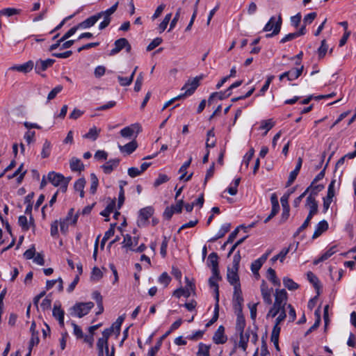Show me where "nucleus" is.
Listing matches in <instances>:
<instances>
[{"label": "nucleus", "mask_w": 356, "mask_h": 356, "mask_svg": "<svg viewBox=\"0 0 356 356\" xmlns=\"http://www.w3.org/2000/svg\"><path fill=\"white\" fill-rule=\"evenodd\" d=\"M47 179L49 183L54 186L53 190H55V187L59 186V188L56 189L50 197V200H56L57 197L62 198L63 196H59L60 194L63 195L66 191L71 180L70 177H65L60 173H57L54 171L48 173Z\"/></svg>", "instance_id": "f257e3e1"}, {"label": "nucleus", "mask_w": 356, "mask_h": 356, "mask_svg": "<svg viewBox=\"0 0 356 356\" xmlns=\"http://www.w3.org/2000/svg\"><path fill=\"white\" fill-rule=\"evenodd\" d=\"M94 307L92 302H78L76 303L71 309V315L82 318L88 314Z\"/></svg>", "instance_id": "f03ea898"}, {"label": "nucleus", "mask_w": 356, "mask_h": 356, "mask_svg": "<svg viewBox=\"0 0 356 356\" xmlns=\"http://www.w3.org/2000/svg\"><path fill=\"white\" fill-rule=\"evenodd\" d=\"M324 188L323 184H316L315 183H311L310 186L305 190L304 193L300 195L296 198V200H301L307 195V197L306 200H315L318 193Z\"/></svg>", "instance_id": "7ed1b4c3"}, {"label": "nucleus", "mask_w": 356, "mask_h": 356, "mask_svg": "<svg viewBox=\"0 0 356 356\" xmlns=\"http://www.w3.org/2000/svg\"><path fill=\"white\" fill-rule=\"evenodd\" d=\"M118 6V2H116L110 8L97 13L98 19L103 17V21L99 24V30L106 29L110 24L111 15L116 11Z\"/></svg>", "instance_id": "20e7f679"}, {"label": "nucleus", "mask_w": 356, "mask_h": 356, "mask_svg": "<svg viewBox=\"0 0 356 356\" xmlns=\"http://www.w3.org/2000/svg\"><path fill=\"white\" fill-rule=\"evenodd\" d=\"M154 212L152 207H146L139 210L137 223L139 227H145L147 225L148 220Z\"/></svg>", "instance_id": "39448f33"}, {"label": "nucleus", "mask_w": 356, "mask_h": 356, "mask_svg": "<svg viewBox=\"0 0 356 356\" xmlns=\"http://www.w3.org/2000/svg\"><path fill=\"white\" fill-rule=\"evenodd\" d=\"M186 286L185 288H179L174 291L173 295L177 298H180L181 296L189 298L191 293H195V285L193 281H191L188 277H185Z\"/></svg>", "instance_id": "423d86ee"}, {"label": "nucleus", "mask_w": 356, "mask_h": 356, "mask_svg": "<svg viewBox=\"0 0 356 356\" xmlns=\"http://www.w3.org/2000/svg\"><path fill=\"white\" fill-rule=\"evenodd\" d=\"M202 79V76H196L192 79H189L187 83L182 87L181 90H185V92L182 95L184 97L191 95L200 85V81Z\"/></svg>", "instance_id": "0eeeda50"}, {"label": "nucleus", "mask_w": 356, "mask_h": 356, "mask_svg": "<svg viewBox=\"0 0 356 356\" xmlns=\"http://www.w3.org/2000/svg\"><path fill=\"white\" fill-rule=\"evenodd\" d=\"M307 206H308L309 208V214L302 225L298 229L297 234L302 232L308 227L310 220L318 211V205L316 202H308Z\"/></svg>", "instance_id": "6e6552de"}, {"label": "nucleus", "mask_w": 356, "mask_h": 356, "mask_svg": "<svg viewBox=\"0 0 356 356\" xmlns=\"http://www.w3.org/2000/svg\"><path fill=\"white\" fill-rule=\"evenodd\" d=\"M184 202H177L175 204H172L170 207H167L163 213V216L165 220H170L173 214L179 213L181 212L184 207Z\"/></svg>", "instance_id": "1a4fd4ad"}, {"label": "nucleus", "mask_w": 356, "mask_h": 356, "mask_svg": "<svg viewBox=\"0 0 356 356\" xmlns=\"http://www.w3.org/2000/svg\"><path fill=\"white\" fill-rule=\"evenodd\" d=\"M141 131L142 127L140 124L138 123H135L123 128L120 131V135L124 138H131L135 132L136 134H138Z\"/></svg>", "instance_id": "9d476101"}, {"label": "nucleus", "mask_w": 356, "mask_h": 356, "mask_svg": "<svg viewBox=\"0 0 356 356\" xmlns=\"http://www.w3.org/2000/svg\"><path fill=\"white\" fill-rule=\"evenodd\" d=\"M55 63L54 59L48 58L46 60L39 59L35 62V71L37 74H40L42 72L45 71L49 67H51Z\"/></svg>", "instance_id": "9b49d317"}, {"label": "nucleus", "mask_w": 356, "mask_h": 356, "mask_svg": "<svg viewBox=\"0 0 356 356\" xmlns=\"http://www.w3.org/2000/svg\"><path fill=\"white\" fill-rule=\"evenodd\" d=\"M260 289L264 302L267 305H270L272 303L271 293L273 292V288H269L266 282L263 280Z\"/></svg>", "instance_id": "f8f14e48"}, {"label": "nucleus", "mask_w": 356, "mask_h": 356, "mask_svg": "<svg viewBox=\"0 0 356 356\" xmlns=\"http://www.w3.org/2000/svg\"><path fill=\"white\" fill-rule=\"evenodd\" d=\"M220 280H221L220 273H217V274L212 273V275L209 279V284L210 287L214 289L216 302H219V286L218 281Z\"/></svg>", "instance_id": "ddd939ff"}, {"label": "nucleus", "mask_w": 356, "mask_h": 356, "mask_svg": "<svg viewBox=\"0 0 356 356\" xmlns=\"http://www.w3.org/2000/svg\"><path fill=\"white\" fill-rule=\"evenodd\" d=\"M238 269H235L234 268L227 269V278L229 283L232 285L234 287L241 286L239 282V277L238 275Z\"/></svg>", "instance_id": "4468645a"}, {"label": "nucleus", "mask_w": 356, "mask_h": 356, "mask_svg": "<svg viewBox=\"0 0 356 356\" xmlns=\"http://www.w3.org/2000/svg\"><path fill=\"white\" fill-rule=\"evenodd\" d=\"M227 337L225 335V327L220 325L213 337V341L216 344H223L227 341Z\"/></svg>", "instance_id": "2eb2a0df"}, {"label": "nucleus", "mask_w": 356, "mask_h": 356, "mask_svg": "<svg viewBox=\"0 0 356 356\" xmlns=\"http://www.w3.org/2000/svg\"><path fill=\"white\" fill-rule=\"evenodd\" d=\"M34 67V63L32 60H29L26 63L18 65H14L10 67V70L13 71H17L22 73H28L31 72Z\"/></svg>", "instance_id": "dca6fc26"}, {"label": "nucleus", "mask_w": 356, "mask_h": 356, "mask_svg": "<svg viewBox=\"0 0 356 356\" xmlns=\"http://www.w3.org/2000/svg\"><path fill=\"white\" fill-rule=\"evenodd\" d=\"M208 266L211 267L213 274H217L218 269V256L216 252H211L208 257Z\"/></svg>", "instance_id": "f3484780"}, {"label": "nucleus", "mask_w": 356, "mask_h": 356, "mask_svg": "<svg viewBox=\"0 0 356 356\" xmlns=\"http://www.w3.org/2000/svg\"><path fill=\"white\" fill-rule=\"evenodd\" d=\"M53 316L58 320V323L61 327H64V315L65 312L61 309L60 305H56V304L54 306L52 311Z\"/></svg>", "instance_id": "a211bd4d"}, {"label": "nucleus", "mask_w": 356, "mask_h": 356, "mask_svg": "<svg viewBox=\"0 0 356 356\" xmlns=\"http://www.w3.org/2000/svg\"><path fill=\"white\" fill-rule=\"evenodd\" d=\"M86 179L79 178L74 184V189L76 193H79V197L83 199L84 197V188L86 185Z\"/></svg>", "instance_id": "6ab92c4d"}, {"label": "nucleus", "mask_w": 356, "mask_h": 356, "mask_svg": "<svg viewBox=\"0 0 356 356\" xmlns=\"http://www.w3.org/2000/svg\"><path fill=\"white\" fill-rule=\"evenodd\" d=\"M240 340L238 341V347L245 351L248 347V342L250 337V330L248 329L245 332H239Z\"/></svg>", "instance_id": "aec40b11"}, {"label": "nucleus", "mask_w": 356, "mask_h": 356, "mask_svg": "<svg viewBox=\"0 0 356 356\" xmlns=\"http://www.w3.org/2000/svg\"><path fill=\"white\" fill-rule=\"evenodd\" d=\"M275 302H276V305L277 304H282V305H286L287 301V293L285 289H276L275 290Z\"/></svg>", "instance_id": "412c9836"}, {"label": "nucleus", "mask_w": 356, "mask_h": 356, "mask_svg": "<svg viewBox=\"0 0 356 356\" xmlns=\"http://www.w3.org/2000/svg\"><path fill=\"white\" fill-rule=\"evenodd\" d=\"M120 159H111L104 163L102 166V168L103 169L104 173L110 174L115 168L118 167Z\"/></svg>", "instance_id": "4be33fe9"}, {"label": "nucleus", "mask_w": 356, "mask_h": 356, "mask_svg": "<svg viewBox=\"0 0 356 356\" xmlns=\"http://www.w3.org/2000/svg\"><path fill=\"white\" fill-rule=\"evenodd\" d=\"M328 229V223L326 220L319 222L313 234L312 238H316Z\"/></svg>", "instance_id": "5701e85b"}, {"label": "nucleus", "mask_w": 356, "mask_h": 356, "mask_svg": "<svg viewBox=\"0 0 356 356\" xmlns=\"http://www.w3.org/2000/svg\"><path fill=\"white\" fill-rule=\"evenodd\" d=\"M126 40L127 39L124 38H121L115 40L114 42L115 47L111 50L109 55L114 56L118 54L122 49H123L125 47Z\"/></svg>", "instance_id": "b1692460"}, {"label": "nucleus", "mask_w": 356, "mask_h": 356, "mask_svg": "<svg viewBox=\"0 0 356 356\" xmlns=\"http://www.w3.org/2000/svg\"><path fill=\"white\" fill-rule=\"evenodd\" d=\"M70 167L72 171L81 172L84 169V165L79 159L72 157L70 161Z\"/></svg>", "instance_id": "393cba45"}, {"label": "nucleus", "mask_w": 356, "mask_h": 356, "mask_svg": "<svg viewBox=\"0 0 356 356\" xmlns=\"http://www.w3.org/2000/svg\"><path fill=\"white\" fill-rule=\"evenodd\" d=\"M98 20H99V19H98V16H97V14L87 18L82 22L79 23L78 24V26L79 28H81V29H88V28H90V27L92 26L93 25H95V24Z\"/></svg>", "instance_id": "a878e982"}, {"label": "nucleus", "mask_w": 356, "mask_h": 356, "mask_svg": "<svg viewBox=\"0 0 356 356\" xmlns=\"http://www.w3.org/2000/svg\"><path fill=\"white\" fill-rule=\"evenodd\" d=\"M281 328L279 326L274 325L272 333L270 340L273 343L277 350H280L279 347V336L280 333Z\"/></svg>", "instance_id": "bb28decb"}, {"label": "nucleus", "mask_w": 356, "mask_h": 356, "mask_svg": "<svg viewBox=\"0 0 356 356\" xmlns=\"http://www.w3.org/2000/svg\"><path fill=\"white\" fill-rule=\"evenodd\" d=\"M137 147H138V144L135 140L128 143L127 144L124 145V146H121V145L119 146L120 151L122 152H125L127 154H130L132 152H134L136 150V149L137 148Z\"/></svg>", "instance_id": "cd10ccee"}, {"label": "nucleus", "mask_w": 356, "mask_h": 356, "mask_svg": "<svg viewBox=\"0 0 356 356\" xmlns=\"http://www.w3.org/2000/svg\"><path fill=\"white\" fill-rule=\"evenodd\" d=\"M233 300L236 305H238L239 307L241 306L243 302V298L242 297L241 286L238 285L237 286L234 287Z\"/></svg>", "instance_id": "c85d7f7f"}, {"label": "nucleus", "mask_w": 356, "mask_h": 356, "mask_svg": "<svg viewBox=\"0 0 356 356\" xmlns=\"http://www.w3.org/2000/svg\"><path fill=\"white\" fill-rule=\"evenodd\" d=\"M226 92H215L211 93L209 97L208 104L211 105L216 98H218L220 100H222L231 95V92H228L227 94H226Z\"/></svg>", "instance_id": "c756f323"}, {"label": "nucleus", "mask_w": 356, "mask_h": 356, "mask_svg": "<svg viewBox=\"0 0 356 356\" xmlns=\"http://www.w3.org/2000/svg\"><path fill=\"white\" fill-rule=\"evenodd\" d=\"M116 207L115 202H110L106 207L100 212V215L106 218V221H109V215L114 211Z\"/></svg>", "instance_id": "7c9ffc66"}, {"label": "nucleus", "mask_w": 356, "mask_h": 356, "mask_svg": "<svg viewBox=\"0 0 356 356\" xmlns=\"http://www.w3.org/2000/svg\"><path fill=\"white\" fill-rule=\"evenodd\" d=\"M336 252V246H332L324 254H323L318 259L314 261V264L316 265L320 262L324 261L330 258Z\"/></svg>", "instance_id": "2f4dec72"}, {"label": "nucleus", "mask_w": 356, "mask_h": 356, "mask_svg": "<svg viewBox=\"0 0 356 356\" xmlns=\"http://www.w3.org/2000/svg\"><path fill=\"white\" fill-rule=\"evenodd\" d=\"M245 327V320L243 315L240 312L237 314L236 330L237 332H243Z\"/></svg>", "instance_id": "473e14b6"}, {"label": "nucleus", "mask_w": 356, "mask_h": 356, "mask_svg": "<svg viewBox=\"0 0 356 356\" xmlns=\"http://www.w3.org/2000/svg\"><path fill=\"white\" fill-rule=\"evenodd\" d=\"M304 67L301 65L298 68H292L288 71L289 81H293L298 79L302 73Z\"/></svg>", "instance_id": "72a5a7b5"}, {"label": "nucleus", "mask_w": 356, "mask_h": 356, "mask_svg": "<svg viewBox=\"0 0 356 356\" xmlns=\"http://www.w3.org/2000/svg\"><path fill=\"white\" fill-rule=\"evenodd\" d=\"M268 273V279L275 285L280 286V281L276 276V273L275 270L270 268L267 270Z\"/></svg>", "instance_id": "f704fd0d"}, {"label": "nucleus", "mask_w": 356, "mask_h": 356, "mask_svg": "<svg viewBox=\"0 0 356 356\" xmlns=\"http://www.w3.org/2000/svg\"><path fill=\"white\" fill-rule=\"evenodd\" d=\"M51 144L48 140H45L42 146L41 156L45 159L49 156L51 154Z\"/></svg>", "instance_id": "c9c22d12"}, {"label": "nucleus", "mask_w": 356, "mask_h": 356, "mask_svg": "<svg viewBox=\"0 0 356 356\" xmlns=\"http://www.w3.org/2000/svg\"><path fill=\"white\" fill-rule=\"evenodd\" d=\"M97 347L98 349V356H104V348H105L106 353H108V344L104 340L98 339Z\"/></svg>", "instance_id": "e433bc0d"}, {"label": "nucleus", "mask_w": 356, "mask_h": 356, "mask_svg": "<svg viewBox=\"0 0 356 356\" xmlns=\"http://www.w3.org/2000/svg\"><path fill=\"white\" fill-rule=\"evenodd\" d=\"M99 132L100 129H98L96 127H93L90 129L89 131L83 137L92 140H95L98 138Z\"/></svg>", "instance_id": "4c0bfd02"}, {"label": "nucleus", "mask_w": 356, "mask_h": 356, "mask_svg": "<svg viewBox=\"0 0 356 356\" xmlns=\"http://www.w3.org/2000/svg\"><path fill=\"white\" fill-rule=\"evenodd\" d=\"M90 177V193L92 194H95L97 191V186L99 184V180L95 173H91Z\"/></svg>", "instance_id": "58836bf2"}, {"label": "nucleus", "mask_w": 356, "mask_h": 356, "mask_svg": "<svg viewBox=\"0 0 356 356\" xmlns=\"http://www.w3.org/2000/svg\"><path fill=\"white\" fill-rule=\"evenodd\" d=\"M274 78H275V76L273 75L268 76L264 85L260 89L259 92L255 95V97L264 96L265 92L268 90L269 86Z\"/></svg>", "instance_id": "ea45409f"}, {"label": "nucleus", "mask_w": 356, "mask_h": 356, "mask_svg": "<svg viewBox=\"0 0 356 356\" xmlns=\"http://www.w3.org/2000/svg\"><path fill=\"white\" fill-rule=\"evenodd\" d=\"M207 138L206 141V147L208 149L209 147H215L216 143V139H211V137L214 138L215 136L213 129H211L207 131Z\"/></svg>", "instance_id": "a19ab883"}, {"label": "nucleus", "mask_w": 356, "mask_h": 356, "mask_svg": "<svg viewBox=\"0 0 356 356\" xmlns=\"http://www.w3.org/2000/svg\"><path fill=\"white\" fill-rule=\"evenodd\" d=\"M282 23V19L281 15H280L278 16L277 20L276 21V23L275 25V29H273V32L271 33L266 34V37L268 38L273 37L274 35H277L280 32Z\"/></svg>", "instance_id": "79ce46f5"}, {"label": "nucleus", "mask_w": 356, "mask_h": 356, "mask_svg": "<svg viewBox=\"0 0 356 356\" xmlns=\"http://www.w3.org/2000/svg\"><path fill=\"white\" fill-rule=\"evenodd\" d=\"M283 284L290 291L296 290L299 287L297 283L287 277L283 278Z\"/></svg>", "instance_id": "37998d69"}, {"label": "nucleus", "mask_w": 356, "mask_h": 356, "mask_svg": "<svg viewBox=\"0 0 356 356\" xmlns=\"http://www.w3.org/2000/svg\"><path fill=\"white\" fill-rule=\"evenodd\" d=\"M336 180L333 179L328 186L327 194L326 197H323V200H332L334 196V185Z\"/></svg>", "instance_id": "c03bdc74"}, {"label": "nucleus", "mask_w": 356, "mask_h": 356, "mask_svg": "<svg viewBox=\"0 0 356 356\" xmlns=\"http://www.w3.org/2000/svg\"><path fill=\"white\" fill-rule=\"evenodd\" d=\"M282 205L283 211H282L281 221L284 222L288 219V218L289 216L290 207H289V202H282Z\"/></svg>", "instance_id": "a18cd8bd"}, {"label": "nucleus", "mask_w": 356, "mask_h": 356, "mask_svg": "<svg viewBox=\"0 0 356 356\" xmlns=\"http://www.w3.org/2000/svg\"><path fill=\"white\" fill-rule=\"evenodd\" d=\"M209 346L202 343L199 344L197 356H209Z\"/></svg>", "instance_id": "49530a36"}, {"label": "nucleus", "mask_w": 356, "mask_h": 356, "mask_svg": "<svg viewBox=\"0 0 356 356\" xmlns=\"http://www.w3.org/2000/svg\"><path fill=\"white\" fill-rule=\"evenodd\" d=\"M74 209H70L68 211L67 216L64 219H68V221L71 222L72 225H75L78 220L79 213H76L74 214Z\"/></svg>", "instance_id": "de8ad7c7"}, {"label": "nucleus", "mask_w": 356, "mask_h": 356, "mask_svg": "<svg viewBox=\"0 0 356 356\" xmlns=\"http://www.w3.org/2000/svg\"><path fill=\"white\" fill-rule=\"evenodd\" d=\"M263 262L260 260V259H257L254 261L251 264V270L254 275H259V270L263 265Z\"/></svg>", "instance_id": "09e8293b"}, {"label": "nucleus", "mask_w": 356, "mask_h": 356, "mask_svg": "<svg viewBox=\"0 0 356 356\" xmlns=\"http://www.w3.org/2000/svg\"><path fill=\"white\" fill-rule=\"evenodd\" d=\"M327 49H328V46L326 43V40H323L321 41V44L320 47L318 49V54L319 58H322L325 56V54L327 51Z\"/></svg>", "instance_id": "8fccbe9b"}, {"label": "nucleus", "mask_w": 356, "mask_h": 356, "mask_svg": "<svg viewBox=\"0 0 356 356\" xmlns=\"http://www.w3.org/2000/svg\"><path fill=\"white\" fill-rule=\"evenodd\" d=\"M191 161H192V157L190 156L188 160L187 161H186L181 166V168H179V173H181V175L180 176L179 179L181 180V179H184V177L186 174V169L190 166L191 163Z\"/></svg>", "instance_id": "3c124183"}, {"label": "nucleus", "mask_w": 356, "mask_h": 356, "mask_svg": "<svg viewBox=\"0 0 356 356\" xmlns=\"http://www.w3.org/2000/svg\"><path fill=\"white\" fill-rule=\"evenodd\" d=\"M118 80L122 86H128L133 82V74H131L129 77H123L121 76H118Z\"/></svg>", "instance_id": "603ef678"}, {"label": "nucleus", "mask_w": 356, "mask_h": 356, "mask_svg": "<svg viewBox=\"0 0 356 356\" xmlns=\"http://www.w3.org/2000/svg\"><path fill=\"white\" fill-rule=\"evenodd\" d=\"M19 13H20V10L16 9L14 8H8L3 9L0 11V13L1 15H6L8 17H10V16H13L15 15H17Z\"/></svg>", "instance_id": "864d4df0"}, {"label": "nucleus", "mask_w": 356, "mask_h": 356, "mask_svg": "<svg viewBox=\"0 0 356 356\" xmlns=\"http://www.w3.org/2000/svg\"><path fill=\"white\" fill-rule=\"evenodd\" d=\"M62 90H63V86L61 85H58L56 87H55L54 88H53L50 91V92L48 94L47 101H50V100L54 99L56 97V95L60 92H61Z\"/></svg>", "instance_id": "5fc2aeb1"}, {"label": "nucleus", "mask_w": 356, "mask_h": 356, "mask_svg": "<svg viewBox=\"0 0 356 356\" xmlns=\"http://www.w3.org/2000/svg\"><path fill=\"white\" fill-rule=\"evenodd\" d=\"M170 281L171 277L165 272L163 273L159 278V283L163 284L165 287L170 284Z\"/></svg>", "instance_id": "6e6d98bb"}, {"label": "nucleus", "mask_w": 356, "mask_h": 356, "mask_svg": "<svg viewBox=\"0 0 356 356\" xmlns=\"http://www.w3.org/2000/svg\"><path fill=\"white\" fill-rule=\"evenodd\" d=\"M70 224H71V222H70L68 221V219H60V220L59 225H60V232L63 234H66L67 232H68V227H69Z\"/></svg>", "instance_id": "4d7b16f0"}, {"label": "nucleus", "mask_w": 356, "mask_h": 356, "mask_svg": "<svg viewBox=\"0 0 356 356\" xmlns=\"http://www.w3.org/2000/svg\"><path fill=\"white\" fill-rule=\"evenodd\" d=\"M102 277V272L97 267H94L92 270L91 280L98 281Z\"/></svg>", "instance_id": "13d9d810"}, {"label": "nucleus", "mask_w": 356, "mask_h": 356, "mask_svg": "<svg viewBox=\"0 0 356 356\" xmlns=\"http://www.w3.org/2000/svg\"><path fill=\"white\" fill-rule=\"evenodd\" d=\"M169 180V177L164 174H159L157 179L154 181V186L157 187L161 184L167 182Z\"/></svg>", "instance_id": "bf43d9fd"}, {"label": "nucleus", "mask_w": 356, "mask_h": 356, "mask_svg": "<svg viewBox=\"0 0 356 356\" xmlns=\"http://www.w3.org/2000/svg\"><path fill=\"white\" fill-rule=\"evenodd\" d=\"M254 154V150L252 147L250 149V150L246 153V154L243 157V163H245V167L248 168L249 165V163L252 159Z\"/></svg>", "instance_id": "052dcab7"}, {"label": "nucleus", "mask_w": 356, "mask_h": 356, "mask_svg": "<svg viewBox=\"0 0 356 356\" xmlns=\"http://www.w3.org/2000/svg\"><path fill=\"white\" fill-rule=\"evenodd\" d=\"M162 39L161 38H156L154 39L147 47V51H150L158 47L162 42Z\"/></svg>", "instance_id": "680f3d73"}, {"label": "nucleus", "mask_w": 356, "mask_h": 356, "mask_svg": "<svg viewBox=\"0 0 356 356\" xmlns=\"http://www.w3.org/2000/svg\"><path fill=\"white\" fill-rule=\"evenodd\" d=\"M143 82V73L140 72L136 78L135 85H134V90L136 92H139L141 90V87Z\"/></svg>", "instance_id": "e2e57ef3"}, {"label": "nucleus", "mask_w": 356, "mask_h": 356, "mask_svg": "<svg viewBox=\"0 0 356 356\" xmlns=\"http://www.w3.org/2000/svg\"><path fill=\"white\" fill-rule=\"evenodd\" d=\"M171 17H172V14L171 13L167 14L165 16L163 20L159 24V29H160V31L161 32L163 31L166 29L169 22L171 19Z\"/></svg>", "instance_id": "0e129e2a"}, {"label": "nucleus", "mask_w": 356, "mask_h": 356, "mask_svg": "<svg viewBox=\"0 0 356 356\" xmlns=\"http://www.w3.org/2000/svg\"><path fill=\"white\" fill-rule=\"evenodd\" d=\"M316 16H317V14L315 12L310 13L307 14V15L305 16V17L303 19L304 24L307 25V24H312V22L316 17Z\"/></svg>", "instance_id": "69168bd1"}, {"label": "nucleus", "mask_w": 356, "mask_h": 356, "mask_svg": "<svg viewBox=\"0 0 356 356\" xmlns=\"http://www.w3.org/2000/svg\"><path fill=\"white\" fill-rule=\"evenodd\" d=\"M18 223L22 227V229L26 231L29 229L27 218L25 216H20L19 217Z\"/></svg>", "instance_id": "338daca9"}, {"label": "nucleus", "mask_w": 356, "mask_h": 356, "mask_svg": "<svg viewBox=\"0 0 356 356\" xmlns=\"http://www.w3.org/2000/svg\"><path fill=\"white\" fill-rule=\"evenodd\" d=\"M51 305V299L47 296L42 301L40 304V307L43 311L49 309Z\"/></svg>", "instance_id": "774afa93"}]
</instances>
